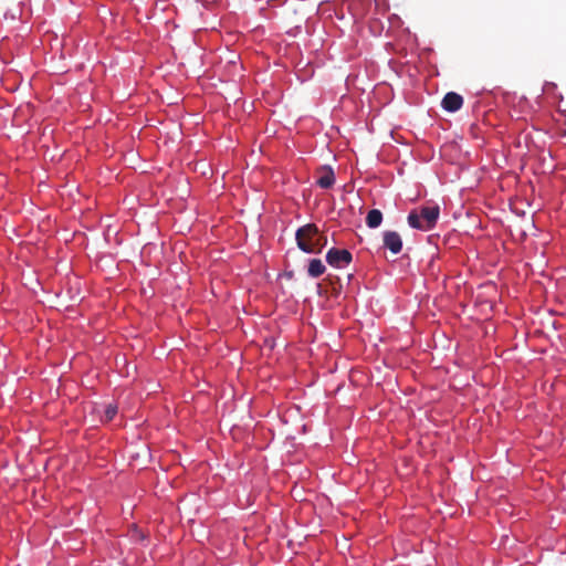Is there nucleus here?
Masks as SVG:
<instances>
[{"label":"nucleus","mask_w":566,"mask_h":566,"mask_svg":"<svg viewBox=\"0 0 566 566\" xmlns=\"http://www.w3.org/2000/svg\"><path fill=\"white\" fill-rule=\"evenodd\" d=\"M318 228L314 223H307L297 229L295 238L297 247L305 253H315L317 247L314 248L315 240L317 239Z\"/></svg>","instance_id":"f03ea898"},{"label":"nucleus","mask_w":566,"mask_h":566,"mask_svg":"<svg viewBox=\"0 0 566 566\" xmlns=\"http://www.w3.org/2000/svg\"><path fill=\"white\" fill-rule=\"evenodd\" d=\"M335 182V175L331 167L324 166L318 170V177L316 179V184L323 188L328 189Z\"/></svg>","instance_id":"423d86ee"},{"label":"nucleus","mask_w":566,"mask_h":566,"mask_svg":"<svg viewBox=\"0 0 566 566\" xmlns=\"http://www.w3.org/2000/svg\"><path fill=\"white\" fill-rule=\"evenodd\" d=\"M382 241L384 247L394 254H398L402 250V239L396 231H385Z\"/></svg>","instance_id":"20e7f679"},{"label":"nucleus","mask_w":566,"mask_h":566,"mask_svg":"<svg viewBox=\"0 0 566 566\" xmlns=\"http://www.w3.org/2000/svg\"><path fill=\"white\" fill-rule=\"evenodd\" d=\"M439 214L440 208L437 205L421 207L408 214V224L413 229L428 231L436 226Z\"/></svg>","instance_id":"f257e3e1"},{"label":"nucleus","mask_w":566,"mask_h":566,"mask_svg":"<svg viewBox=\"0 0 566 566\" xmlns=\"http://www.w3.org/2000/svg\"><path fill=\"white\" fill-rule=\"evenodd\" d=\"M382 222V213L378 209H371L366 217L367 227L375 229L378 228Z\"/></svg>","instance_id":"6e6552de"},{"label":"nucleus","mask_w":566,"mask_h":566,"mask_svg":"<svg viewBox=\"0 0 566 566\" xmlns=\"http://www.w3.org/2000/svg\"><path fill=\"white\" fill-rule=\"evenodd\" d=\"M326 268L319 259H312L308 264L307 273L312 277H318L324 274Z\"/></svg>","instance_id":"0eeeda50"},{"label":"nucleus","mask_w":566,"mask_h":566,"mask_svg":"<svg viewBox=\"0 0 566 566\" xmlns=\"http://www.w3.org/2000/svg\"><path fill=\"white\" fill-rule=\"evenodd\" d=\"M441 105L447 112H457L463 105V97L455 92H449L444 95Z\"/></svg>","instance_id":"39448f33"},{"label":"nucleus","mask_w":566,"mask_h":566,"mask_svg":"<svg viewBox=\"0 0 566 566\" xmlns=\"http://www.w3.org/2000/svg\"><path fill=\"white\" fill-rule=\"evenodd\" d=\"M327 243V238L319 234V231L317 230V239L315 240V244H314V248H318L317 251L315 253H319L322 251V249L326 245Z\"/></svg>","instance_id":"9d476101"},{"label":"nucleus","mask_w":566,"mask_h":566,"mask_svg":"<svg viewBox=\"0 0 566 566\" xmlns=\"http://www.w3.org/2000/svg\"><path fill=\"white\" fill-rule=\"evenodd\" d=\"M353 261L352 253L346 249L332 248L326 253V262L333 268H344Z\"/></svg>","instance_id":"7ed1b4c3"},{"label":"nucleus","mask_w":566,"mask_h":566,"mask_svg":"<svg viewBox=\"0 0 566 566\" xmlns=\"http://www.w3.org/2000/svg\"><path fill=\"white\" fill-rule=\"evenodd\" d=\"M116 413H117V407L114 405H108L104 411L103 420L106 422L112 421L114 419V417L116 416Z\"/></svg>","instance_id":"1a4fd4ad"}]
</instances>
